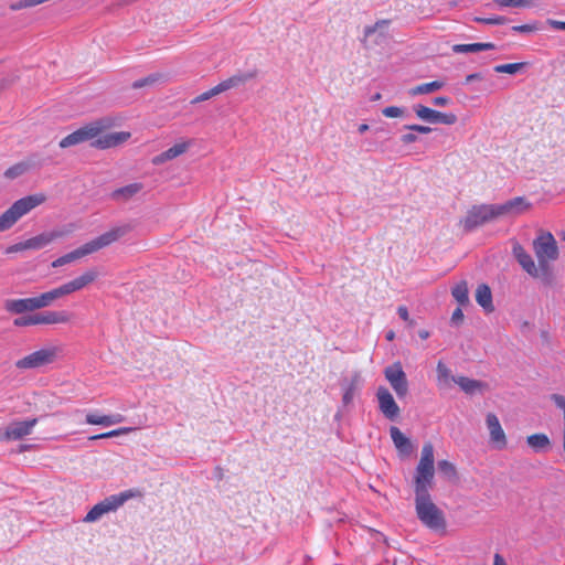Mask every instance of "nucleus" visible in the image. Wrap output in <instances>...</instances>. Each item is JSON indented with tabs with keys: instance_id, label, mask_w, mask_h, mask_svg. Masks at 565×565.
<instances>
[{
	"instance_id": "obj_1",
	"label": "nucleus",
	"mask_w": 565,
	"mask_h": 565,
	"mask_svg": "<svg viewBox=\"0 0 565 565\" xmlns=\"http://www.w3.org/2000/svg\"><path fill=\"white\" fill-rule=\"evenodd\" d=\"M113 124V120L107 117L93 120L64 137L58 145L64 149L92 141L94 148L102 150L118 147L125 143L131 137V134L129 131H116L103 135Z\"/></svg>"
},
{
	"instance_id": "obj_2",
	"label": "nucleus",
	"mask_w": 565,
	"mask_h": 565,
	"mask_svg": "<svg viewBox=\"0 0 565 565\" xmlns=\"http://www.w3.org/2000/svg\"><path fill=\"white\" fill-rule=\"evenodd\" d=\"M130 230L131 227L129 225H120L113 227L111 230L103 233L102 235L95 237L94 239L85 243L81 247L56 258L52 263V267L56 268L64 266L86 255L93 254L104 247H107L110 244L117 242L122 236H125Z\"/></svg>"
},
{
	"instance_id": "obj_3",
	"label": "nucleus",
	"mask_w": 565,
	"mask_h": 565,
	"mask_svg": "<svg viewBox=\"0 0 565 565\" xmlns=\"http://www.w3.org/2000/svg\"><path fill=\"white\" fill-rule=\"evenodd\" d=\"M415 490V510L418 520L429 530L438 532L446 530L444 512L433 502L429 489Z\"/></svg>"
},
{
	"instance_id": "obj_4",
	"label": "nucleus",
	"mask_w": 565,
	"mask_h": 565,
	"mask_svg": "<svg viewBox=\"0 0 565 565\" xmlns=\"http://www.w3.org/2000/svg\"><path fill=\"white\" fill-rule=\"evenodd\" d=\"M141 497L142 491L137 488L128 489L117 494H111L105 498L103 501L95 504L84 516L83 521L86 523L96 522L99 519H102L105 514L118 510L128 500Z\"/></svg>"
},
{
	"instance_id": "obj_5",
	"label": "nucleus",
	"mask_w": 565,
	"mask_h": 565,
	"mask_svg": "<svg viewBox=\"0 0 565 565\" xmlns=\"http://www.w3.org/2000/svg\"><path fill=\"white\" fill-rule=\"evenodd\" d=\"M44 201L45 196L43 194L28 195L15 201L0 215V232H4L12 227L18 220L42 204Z\"/></svg>"
},
{
	"instance_id": "obj_6",
	"label": "nucleus",
	"mask_w": 565,
	"mask_h": 565,
	"mask_svg": "<svg viewBox=\"0 0 565 565\" xmlns=\"http://www.w3.org/2000/svg\"><path fill=\"white\" fill-rule=\"evenodd\" d=\"M434 446L426 443L422 448L420 459L416 467L414 489H430L434 480Z\"/></svg>"
},
{
	"instance_id": "obj_7",
	"label": "nucleus",
	"mask_w": 565,
	"mask_h": 565,
	"mask_svg": "<svg viewBox=\"0 0 565 565\" xmlns=\"http://www.w3.org/2000/svg\"><path fill=\"white\" fill-rule=\"evenodd\" d=\"M533 249L542 273L550 271V262L558 257V247L555 237L550 233H542L533 241Z\"/></svg>"
},
{
	"instance_id": "obj_8",
	"label": "nucleus",
	"mask_w": 565,
	"mask_h": 565,
	"mask_svg": "<svg viewBox=\"0 0 565 565\" xmlns=\"http://www.w3.org/2000/svg\"><path fill=\"white\" fill-rule=\"evenodd\" d=\"M495 213L492 204H480L473 205L468 212L467 215L460 221V224L463 226V230L467 232H471L472 230L484 225L491 221H494Z\"/></svg>"
},
{
	"instance_id": "obj_9",
	"label": "nucleus",
	"mask_w": 565,
	"mask_h": 565,
	"mask_svg": "<svg viewBox=\"0 0 565 565\" xmlns=\"http://www.w3.org/2000/svg\"><path fill=\"white\" fill-rule=\"evenodd\" d=\"M495 218H514L526 213L532 203L524 196H516L500 204H492Z\"/></svg>"
},
{
	"instance_id": "obj_10",
	"label": "nucleus",
	"mask_w": 565,
	"mask_h": 565,
	"mask_svg": "<svg viewBox=\"0 0 565 565\" xmlns=\"http://www.w3.org/2000/svg\"><path fill=\"white\" fill-rule=\"evenodd\" d=\"M60 350L56 347H47L40 349L35 352L30 353L29 355L17 361L15 366L18 369H36L46 364L52 363Z\"/></svg>"
},
{
	"instance_id": "obj_11",
	"label": "nucleus",
	"mask_w": 565,
	"mask_h": 565,
	"mask_svg": "<svg viewBox=\"0 0 565 565\" xmlns=\"http://www.w3.org/2000/svg\"><path fill=\"white\" fill-rule=\"evenodd\" d=\"M385 380L390 383L398 398H404L408 394V381L402 367L401 362H395L384 370Z\"/></svg>"
},
{
	"instance_id": "obj_12",
	"label": "nucleus",
	"mask_w": 565,
	"mask_h": 565,
	"mask_svg": "<svg viewBox=\"0 0 565 565\" xmlns=\"http://www.w3.org/2000/svg\"><path fill=\"white\" fill-rule=\"evenodd\" d=\"M413 110L419 119L429 124L454 125L457 122L455 114L441 113L422 104L414 105Z\"/></svg>"
},
{
	"instance_id": "obj_13",
	"label": "nucleus",
	"mask_w": 565,
	"mask_h": 565,
	"mask_svg": "<svg viewBox=\"0 0 565 565\" xmlns=\"http://www.w3.org/2000/svg\"><path fill=\"white\" fill-rule=\"evenodd\" d=\"M376 398L379 409L385 418L395 420L399 416L401 408L387 387L380 386L376 391Z\"/></svg>"
},
{
	"instance_id": "obj_14",
	"label": "nucleus",
	"mask_w": 565,
	"mask_h": 565,
	"mask_svg": "<svg viewBox=\"0 0 565 565\" xmlns=\"http://www.w3.org/2000/svg\"><path fill=\"white\" fill-rule=\"evenodd\" d=\"M512 253L523 270H525L531 277L540 278L547 276V274L542 273L540 265H535L532 256L520 244H514Z\"/></svg>"
},
{
	"instance_id": "obj_15",
	"label": "nucleus",
	"mask_w": 565,
	"mask_h": 565,
	"mask_svg": "<svg viewBox=\"0 0 565 565\" xmlns=\"http://www.w3.org/2000/svg\"><path fill=\"white\" fill-rule=\"evenodd\" d=\"M36 423H38L36 418L13 422L6 428L3 439H6V440L21 439L32 433V429L36 425Z\"/></svg>"
},
{
	"instance_id": "obj_16",
	"label": "nucleus",
	"mask_w": 565,
	"mask_h": 565,
	"mask_svg": "<svg viewBox=\"0 0 565 565\" xmlns=\"http://www.w3.org/2000/svg\"><path fill=\"white\" fill-rule=\"evenodd\" d=\"M98 277V273L96 269H88L84 271L81 276L61 285L65 296L73 294L75 291L82 290L87 287L89 284L96 280Z\"/></svg>"
},
{
	"instance_id": "obj_17",
	"label": "nucleus",
	"mask_w": 565,
	"mask_h": 565,
	"mask_svg": "<svg viewBox=\"0 0 565 565\" xmlns=\"http://www.w3.org/2000/svg\"><path fill=\"white\" fill-rule=\"evenodd\" d=\"M486 423L491 443H493L498 449H503L507 446V437L497 415L489 413Z\"/></svg>"
},
{
	"instance_id": "obj_18",
	"label": "nucleus",
	"mask_w": 565,
	"mask_h": 565,
	"mask_svg": "<svg viewBox=\"0 0 565 565\" xmlns=\"http://www.w3.org/2000/svg\"><path fill=\"white\" fill-rule=\"evenodd\" d=\"M4 309L13 315H22L24 312L39 310L35 297L8 299L4 302Z\"/></svg>"
},
{
	"instance_id": "obj_19",
	"label": "nucleus",
	"mask_w": 565,
	"mask_h": 565,
	"mask_svg": "<svg viewBox=\"0 0 565 565\" xmlns=\"http://www.w3.org/2000/svg\"><path fill=\"white\" fill-rule=\"evenodd\" d=\"M191 146V141H181L169 148L168 150L161 152L160 154L152 158L151 162L154 166L163 164L167 161L173 160L179 156L185 153Z\"/></svg>"
},
{
	"instance_id": "obj_20",
	"label": "nucleus",
	"mask_w": 565,
	"mask_h": 565,
	"mask_svg": "<svg viewBox=\"0 0 565 565\" xmlns=\"http://www.w3.org/2000/svg\"><path fill=\"white\" fill-rule=\"evenodd\" d=\"M70 318L71 316L66 311H44L33 315L34 326L66 323Z\"/></svg>"
},
{
	"instance_id": "obj_21",
	"label": "nucleus",
	"mask_w": 565,
	"mask_h": 565,
	"mask_svg": "<svg viewBox=\"0 0 565 565\" xmlns=\"http://www.w3.org/2000/svg\"><path fill=\"white\" fill-rule=\"evenodd\" d=\"M390 435L395 448L401 455L408 456L413 451V445L408 437H406L399 428L392 426L390 428Z\"/></svg>"
},
{
	"instance_id": "obj_22",
	"label": "nucleus",
	"mask_w": 565,
	"mask_h": 565,
	"mask_svg": "<svg viewBox=\"0 0 565 565\" xmlns=\"http://www.w3.org/2000/svg\"><path fill=\"white\" fill-rule=\"evenodd\" d=\"M124 419L125 417L121 414L98 415L96 413H88L85 417L87 424L104 427L120 424Z\"/></svg>"
},
{
	"instance_id": "obj_23",
	"label": "nucleus",
	"mask_w": 565,
	"mask_h": 565,
	"mask_svg": "<svg viewBox=\"0 0 565 565\" xmlns=\"http://www.w3.org/2000/svg\"><path fill=\"white\" fill-rule=\"evenodd\" d=\"M256 77V71H248V72H237L233 76L222 81L218 85L222 89V92H226L231 88L238 87L246 82L253 79Z\"/></svg>"
},
{
	"instance_id": "obj_24",
	"label": "nucleus",
	"mask_w": 565,
	"mask_h": 565,
	"mask_svg": "<svg viewBox=\"0 0 565 565\" xmlns=\"http://www.w3.org/2000/svg\"><path fill=\"white\" fill-rule=\"evenodd\" d=\"M390 23H391L390 20L383 19V20L376 21L372 25H366L363 31L364 39L367 40V39L372 38L375 33H377V39H376L375 43L376 44L381 43L387 36V29H388Z\"/></svg>"
},
{
	"instance_id": "obj_25",
	"label": "nucleus",
	"mask_w": 565,
	"mask_h": 565,
	"mask_svg": "<svg viewBox=\"0 0 565 565\" xmlns=\"http://www.w3.org/2000/svg\"><path fill=\"white\" fill-rule=\"evenodd\" d=\"M476 301L484 309L486 312H492L494 310L492 292L490 287L486 284L478 286L476 290Z\"/></svg>"
},
{
	"instance_id": "obj_26",
	"label": "nucleus",
	"mask_w": 565,
	"mask_h": 565,
	"mask_svg": "<svg viewBox=\"0 0 565 565\" xmlns=\"http://www.w3.org/2000/svg\"><path fill=\"white\" fill-rule=\"evenodd\" d=\"M451 379L467 394H475L477 392H482L483 388L487 386L481 381L469 379L466 376H458V377H451Z\"/></svg>"
},
{
	"instance_id": "obj_27",
	"label": "nucleus",
	"mask_w": 565,
	"mask_h": 565,
	"mask_svg": "<svg viewBox=\"0 0 565 565\" xmlns=\"http://www.w3.org/2000/svg\"><path fill=\"white\" fill-rule=\"evenodd\" d=\"M404 128L409 130V132H406L401 136L399 139L403 145L414 143L418 140L417 134L427 135L433 130L430 127L423 125H406Z\"/></svg>"
},
{
	"instance_id": "obj_28",
	"label": "nucleus",
	"mask_w": 565,
	"mask_h": 565,
	"mask_svg": "<svg viewBox=\"0 0 565 565\" xmlns=\"http://www.w3.org/2000/svg\"><path fill=\"white\" fill-rule=\"evenodd\" d=\"M64 290L62 286H58L54 289H51L49 291H45L39 296L35 297L36 305L39 309L45 308L51 306L56 299L64 297Z\"/></svg>"
},
{
	"instance_id": "obj_29",
	"label": "nucleus",
	"mask_w": 565,
	"mask_h": 565,
	"mask_svg": "<svg viewBox=\"0 0 565 565\" xmlns=\"http://www.w3.org/2000/svg\"><path fill=\"white\" fill-rule=\"evenodd\" d=\"M493 43H471V44H455L452 51L458 54L462 53H477L481 51L494 50Z\"/></svg>"
},
{
	"instance_id": "obj_30",
	"label": "nucleus",
	"mask_w": 565,
	"mask_h": 565,
	"mask_svg": "<svg viewBox=\"0 0 565 565\" xmlns=\"http://www.w3.org/2000/svg\"><path fill=\"white\" fill-rule=\"evenodd\" d=\"M56 237L53 233H42L24 241L28 249H41L47 246Z\"/></svg>"
},
{
	"instance_id": "obj_31",
	"label": "nucleus",
	"mask_w": 565,
	"mask_h": 565,
	"mask_svg": "<svg viewBox=\"0 0 565 565\" xmlns=\"http://www.w3.org/2000/svg\"><path fill=\"white\" fill-rule=\"evenodd\" d=\"M526 443L536 452L546 451L551 446L547 435L541 433L527 436Z\"/></svg>"
},
{
	"instance_id": "obj_32",
	"label": "nucleus",
	"mask_w": 565,
	"mask_h": 565,
	"mask_svg": "<svg viewBox=\"0 0 565 565\" xmlns=\"http://www.w3.org/2000/svg\"><path fill=\"white\" fill-rule=\"evenodd\" d=\"M445 86V82L443 81H433L429 83L419 84L409 89V95L417 96L424 94H430L441 89Z\"/></svg>"
},
{
	"instance_id": "obj_33",
	"label": "nucleus",
	"mask_w": 565,
	"mask_h": 565,
	"mask_svg": "<svg viewBox=\"0 0 565 565\" xmlns=\"http://www.w3.org/2000/svg\"><path fill=\"white\" fill-rule=\"evenodd\" d=\"M142 189L141 183H130L128 185H125L122 188H119L115 190L111 193V198L115 200H128L136 195L138 192H140Z\"/></svg>"
},
{
	"instance_id": "obj_34",
	"label": "nucleus",
	"mask_w": 565,
	"mask_h": 565,
	"mask_svg": "<svg viewBox=\"0 0 565 565\" xmlns=\"http://www.w3.org/2000/svg\"><path fill=\"white\" fill-rule=\"evenodd\" d=\"M451 295L459 305H467L469 302V290L467 282L465 280H461L458 284H456L451 289Z\"/></svg>"
},
{
	"instance_id": "obj_35",
	"label": "nucleus",
	"mask_w": 565,
	"mask_h": 565,
	"mask_svg": "<svg viewBox=\"0 0 565 565\" xmlns=\"http://www.w3.org/2000/svg\"><path fill=\"white\" fill-rule=\"evenodd\" d=\"M499 8H532L533 0H493Z\"/></svg>"
},
{
	"instance_id": "obj_36",
	"label": "nucleus",
	"mask_w": 565,
	"mask_h": 565,
	"mask_svg": "<svg viewBox=\"0 0 565 565\" xmlns=\"http://www.w3.org/2000/svg\"><path fill=\"white\" fill-rule=\"evenodd\" d=\"M30 166L26 162H19L6 170L4 177L8 179H17L29 170Z\"/></svg>"
},
{
	"instance_id": "obj_37",
	"label": "nucleus",
	"mask_w": 565,
	"mask_h": 565,
	"mask_svg": "<svg viewBox=\"0 0 565 565\" xmlns=\"http://www.w3.org/2000/svg\"><path fill=\"white\" fill-rule=\"evenodd\" d=\"M525 66V63H509L494 66L495 73L515 74Z\"/></svg>"
},
{
	"instance_id": "obj_38",
	"label": "nucleus",
	"mask_w": 565,
	"mask_h": 565,
	"mask_svg": "<svg viewBox=\"0 0 565 565\" xmlns=\"http://www.w3.org/2000/svg\"><path fill=\"white\" fill-rule=\"evenodd\" d=\"M159 79H160V75L159 74H150V75H148V76H146L143 78L135 81L131 84V87L134 89H139V88H142V87H146V86H151V85L156 84Z\"/></svg>"
},
{
	"instance_id": "obj_39",
	"label": "nucleus",
	"mask_w": 565,
	"mask_h": 565,
	"mask_svg": "<svg viewBox=\"0 0 565 565\" xmlns=\"http://www.w3.org/2000/svg\"><path fill=\"white\" fill-rule=\"evenodd\" d=\"M355 390H356V383L354 380L351 381L350 383H345L343 385L342 402L344 405H349L353 401Z\"/></svg>"
},
{
	"instance_id": "obj_40",
	"label": "nucleus",
	"mask_w": 565,
	"mask_h": 565,
	"mask_svg": "<svg viewBox=\"0 0 565 565\" xmlns=\"http://www.w3.org/2000/svg\"><path fill=\"white\" fill-rule=\"evenodd\" d=\"M473 20L478 23L490 24V25H502L508 22V19L502 15H492L490 18L476 17Z\"/></svg>"
},
{
	"instance_id": "obj_41",
	"label": "nucleus",
	"mask_w": 565,
	"mask_h": 565,
	"mask_svg": "<svg viewBox=\"0 0 565 565\" xmlns=\"http://www.w3.org/2000/svg\"><path fill=\"white\" fill-rule=\"evenodd\" d=\"M223 93L220 85L217 84L216 86L212 87L211 89L200 94L199 96H196L191 103L192 104H198V103H201V102H205L218 94Z\"/></svg>"
},
{
	"instance_id": "obj_42",
	"label": "nucleus",
	"mask_w": 565,
	"mask_h": 565,
	"mask_svg": "<svg viewBox=\"0 0 565 565\" xmlns=\"http://www.w3.org/2000/svg\"><path fill=\"white\" fill-rule=\"evenodd\" d=\"M136 428L134 427H119L117 429H114V430H110V431H107V433H103V434H99V437H103V439H106V438H113V437H118V436H121V435H127V434H130L135 430Z\"/></svg>"
},
{
	"instance_id": "obj_43",
	"label": "nucleus",
	"mask_w": 565,
	"mask_h": 565,
	"mask_svg": "<svg viewBox=\"0 0 565 565\" xmlns=\"http://www.w3.org/2000/svg\"><path fill=\"white\" fill-rule=\"evenodd\" d=\"M438 470L447 477L456 476V468H455L454 463H451L448 460H440L438 462Z\"/></svg>"
},
{
	"instance_id": "obj_44",
	"label": "nucleus",
	"mask_w": 565,
	"mask_h": 565,
	"mask_svg": "<svg viewBox=\"0 0 565 565\" xmlns=\"http://www.w3.org/2000/svg\"><path fill=\"white\" fill-rule=\"evenodd\" d=\"M382 114L387 118H397L404 116L405 110L397 106H388L382 110Z\"/></svg>"
},
{
	"instance_id": "obj_45",
	"label": "nucleus",
	"mask_w": 565,
	"mask_h": 565,
	"mask_svg": "<svg viewBox=\"0 0 565 565\" xmlns=\"http://www.w3.org/2000/svg\"><path fill=\"white\" fill-rule=\"evenodd\" d=\"M437 376L439 382H448L450 379V370L443 362L437 364Z\"/></svg>"
},
{
	"instance_id": "obj_46",
	"label": "nucleus",
	"mask_w": 565,
	"mask_h": 565,
	"mask_svg": "<svg viewBox=\"0 0 565 565\" xmlns=\"http://www.w3.org/2000/svg\"><path fill=\"white\" fill-rule=\"evenodd\" d=\"M537 30L536 23H527L512 26V31L516 33H532Z\"/></svg>"
},
{
	"instance_id": "obj_47",
	"label": "nucleus",
	"mask_w": 565,
	"mask_h": 565,
	"mask_svg": "<svg viewBox=\"0 0 565 565\" xmlns=\"http://www.w3.org/2000/svg\"><path fill=\"white\" fill-rule=\"evenodd\" d=\"M13 324L15 327L34 326L33 315L19 317L17 319H14Z\"/></svg>"
},
{
	"instance_id": "obj_48",
	"label": "nucleus",
	"mask_w": 565,
	"mask_h": 565,
	"mask_svg": "<svg viewBox=\"0 0 565 565\" xmlns=\"http://www.w3.org/2000/svg\"><path fill=\"white\" fill-rule=\"evenodd\" d=\"M552 401L555 403V405L565 413V396L559 394H553L551 396Z\"/></svg>"
},
{
	"instance_id": "obj_49",
	"label": "nucleus",
	"mask_w": 565,
	"mask_h": 565,
	"mask_svg": "<svg viewBox=\"0 0 565 565\" xmlns=\"http://www.w3.org/2000/svg\"><path fill=\"white\" fill-rule=\"evenodd\" d=\"M463 320V312L460 308H457L451 315V323L458 326Z\"/></svg>"
},
{
	"instance_id": "obj_50",
	"label": "nucleus",
	"mask_w": 565,
	"mask_h": 565,
	"mask_svg": "<svg viewBox=\"0 0 565 565\" xmlns=\"http://www.w3.org/2000/svg\"><path fill=\"white\" fill-rule=\"evenodd\" d=\"M546 23L554 30H562L565 31V21L554 20V19H547Z\"/></svg>"
},
{
	"instance_id": "obj_51",
	"label": "nucleus",
	"mask_w": 565,
	"mask_h": 565,
	"mask_svg": "<svg viewBox=\"0 0 565 565\" xmlns=\"http://www.w3.org/2000/svg\"><path fill=\"white\" fill-rule=\"evenodd\" d=\"M397 313L402 320L413 323V321L409 319L408 309L405 306H399L397 308Z\"/></svg>"
},
{
	"instance_id": "obj_52",
	"label": "nucleus",
	"mask_w": 565,
	"mask_h": 565,
	"mask_svg": "<svg viewBox=\"0 0 565 565\" xmlns=\"http://www.w3.org/2000/svg\"><path fill=\"white\" fill-rule=\"evenodd\" d=\"M433 104L435 106H440V107L447 106L448 104H450V98L446 97V96H438L433 99Z\"/></svg>"
},
{
	"instance_id": "obj_53",
	"label": "nucleus",
	"mask_w": 565,
	"mask_h": 565,
	"mask_svg": "<svg viewBox=\"0 0 565 565\" xmlns=\"http://www.w3.org/2000/svg\"><path fill=\"white\" fill-rule=\"evenodd\" d=\"M25 249H28V248H26V245H24V242H20L18 244L10 246L8 248V252L12 253V252H21V250H25Z\"/></svg>"
},
{
	"instance_id": "obj_54",
	"label": "nucleus",
	"mask_w": 565,
	"mask_h": 565,
	"mask_svg": "<svg viewBox=\"0 0 565 565\" xmlns=\"http://www.w3.org/2000/svg\"><path fill=\"white\" fill-rule=\"evenodd\" d=\"M493 565H507V562L500 554L495 553L493 557Z\"/></svg>"
},
{
	"instance_id": "obj_55",
	"label": "nucleus",
	"mask_w": 565,
	"mask_h": 565,
	"mask_svg": "<svg viewBox=\"0 0 565 565\" xmlns=\"http://www.w3.org/2000/svg\"><path fill=\"white\" fill-rule=\"evenodd\" d=\"M481 76L479 73H473V74H470L466 77V82L469 83V82H472V81H476V79H480Z\"/></svg>"
},
{
	"instance_id": "obj_56",
	"label": "nucleus",
	"mask_w": 565,
	"mask_h": 565,
	"mask_svg": "<svg viewBox=\"0 0 565 565\" xmlns=\"http://www.w3.org/2000/svg\"><path fill=\"white\" fill-rule=\"evenodd\" d=\"M418 335L420 339L426 340L429 338V332L427 330H419Z\"/></svg>"
},
{
	"instance_id": "obj_57",
	"label": "nucleus",
	"mask_w": 565,
	"mask_h": 565,
	"mask_svg": "<svg viewBox=\"0 0 565 565\" xmlns=\"http://www.w3.org/2000/svg\"><path fill=\"white\" fill-rule=\"evenodd\" d=\"M366 130H369V125H366V124H361V125L359 126V128H358V131H359L360 134H364Z\"/></svg>"
},
{
	"instance_id": "obj_58",
	"label": "nucleus",
	"mask_w": 565,
	"mask_h": 565,
	"mask_svg": "<svg viewBox=\"0 0 565 565\" xmlns=\"http://www.w3.org/2000/svg\"><path fill=\"white\" fill-rule=\"evenodd\" d=\"M394 337H395L394 331H388V332L386 333V339H387L388 341H392V340L394 339Z\"/></svg>"
},
{
	"instance_id": "obj_59",
	"label": "nucleus",
	"mask_w": 565,
	"mask_h": 565,
	"mask_svg": "<svg viewBox=\"0 0 565 565\" xmlns=\"http://www.w3.org/2000/svg\"><path fill=\"white\" fill-rule=\"evenodd\" d=\"M97 439H103V437H99V435H94V436L88 437V440H90V441L97 440Z\"/></svg>"
},
{
	"instance_id": "obj_60",
	"label": "nucleus",
	"mask_w": 565,
	"mask_h": 565,
	"mask_svg": "<svg viewBox=\"0 0 565 565\" xmlns=\"http://www.w3.org/2000/svg\"><path fill=\"white\" fill-rule=\"evenodd\" d=\"M381 94L380 93H376L373 97H372V100H379L381 99Z\"/></svg>"
},
{
	"instance_id": "obj_61",
	"label": "nucleus",
	"mask_w": 565,
	"mask_h": 565,
	"mask_svg": "<svg viewBox=\"0 0 565 565\" xmlns=\"http://www.w3.org/2000/svg\"><path fill=\"white\" fill-rule=\"evenodd\" d=\"M29 448H30V446L24 445V446H21V449H20V450H21V451H24V450H28Z\"/></svg>"
}]
</instances>
